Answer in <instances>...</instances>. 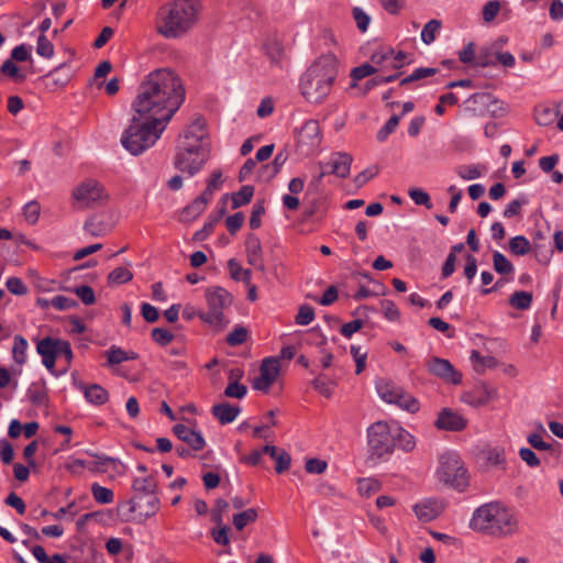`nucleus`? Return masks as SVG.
<instances>
[{"label":"nucleus","instance_id":"nucleus-4","mask_svg":"<svg viewBox=\"0 0 563 563\" xmlns=\"http://www.w3.org/2000/svg\"><path fill=\"white\" fill-rule=\"evenodd\" d=\"M200 10L198 0H175L163 5L157 14V33L165 38L185 35L197 22Z\"/></svg>","mask_w":563,"mask_h":563},{"label":"nucleus","instance_id":"nucleus-8","mask_svg":"<svg viewBox=\"0 0 563 563\" xmlns=\"http://www.w3.org/2000/svg\"><path fill=\"white\" fill-rule=\"evenodd\" d=\"M197 135L196 143H183L174 157V166L189 177L196 175L209 158V150L205 143L199 142Z\"/></svg>","mask_w":563,"mask_h":563},{"label":"nucleus","instance_id":"nucleus-54","mask_svg":"<svg viewBox=\"0 0 563 563\" xmlns=\"http://www.w3.org/2000/svg\"><path fill=\"white\" fill-rule=\"evenodd\" d=\"M7 289L16 296H23L27 294V287L19 277H10L5 282Z\"/></svg>","mask_w":563,"mask_h":563},{"label":"nucleus","instance_id":"nucleus-11","mask_svg":"<svg viewBox=\"0 0 563 563\" xmlns=\"http://www.w3.org/2000/svg\"><path fill=\"white\" fill-rule=\"evenodd\" d=\"M71 198L78 209H87L104 205L109 195L102 184L95 179H87L73 189Z\"/></svg>","mask_w":563,"mask_h":563},{"label":"nucleus","instance_id":"nucleus-47","mask_svg":"<svg viewBox=\"0 0 563 563\" xmlns=\"http://www.w3.org/2000/svg\"><path fill=\"white\" fill-rule=\"evenodd\" d=\"M0 73L15 79L16 81H23L25 79V75L20 71L19 67L13 63L12 59H7L3 62L0 67Z\"/></svg>","mask_w":563,"mask_h":563},{"label":"nucleus","instance_id":"nucleus-22","mask_svg":"<svg viewBox=\"0 0 563 563\" xmlns=\"http://www.w3.org/2000/svg\"><path fill=\"white\" fill-rule=\"evenodd\" d=\"M263 51L272 65L282 66L284 46L282 40L276 34L266 36L263 43Z\"/></svg>","mask_w":563,"mask_h":563},{"label":"nucleus","instance_id":"nucleus-6","mask_svg":"<svg viewBox=\"0 0 563 563\" xmlns=\"http://www.w3.org/2000/svg\"><path fill=\"white\" fill-rule=\"evenodd\" d=\"M156 488V482L152 476L134 478L132 483L133 495L128 503L130 511L137 512L143 518L153 517L161 507Z\"/></svg>","mask_w":563,"mask_h":563},{"label":"nucleus","instance_id":"nucleus-7","mask_svg":"<svg viewBox=\"0 0 563 563\" xmlns=\"http://www.w3.org/2000/svg\"><path fill=\"white\" fill-rule=\"evenodd\" d=\"M205 297L208 311H200L197 316L209 325L222 329L229 322L224 317V310L232 305V295L223 287L212 286L206 289Z\"/></svg>","mask_w":563,"mask_h":563},{"label":"nucleus","instance_id":"nucleus-63","mask_svg":"<svg viewBox=\"0 0 563 563\" xmlns=\"http://www.w3.org/2000/svg\"><path fill=\"white\" fill-rule=\"evenodd\" d=\"M500 10V3L497 0L488 1L483 8V19L485 22H492Z\"/></svg>","mask_w":563,"mask_h":563},{"label":"nucleus","instance_id":"nucleus-17","mask_svg":"<svg viewBox=\"0 0 563 563\" xmlns=\"http://www.w3.org/2000/svg\"><path fill=\"white\" fill-rule=\"evenodd\" d=\"M440 430L459 432L467 427V420L457 411L450 408H443L434 422Z\"/></svg>","mask_w":563,"mask_h":563},{"label":"nucleus","instance_id":"nucleus-46","mask_svg":"<svg viewBox=\"0 0 563 563\" xmlns=\"http://www.w3.org/2000/svg\"><path fill=\"white\" fill-rule=\"evenodd\" d=\"M377 71V68L371 64H362L357 67H354L351 71V77L353 82L351 84V88L356 87V81L361 80L369 75H373Z\"/></svg>","mask_w":563,"mask_h":563},{"label":"nucleus","instance_id":"nucleus-39","mask_svg":"<svg viewBox=\"0 0 563 563\" xmlns=\"http://www.w3.org/2000/svg\"><path fill=\"white\" fill-rule=\"evenodd\" d=\"M254 195V188L250 185L242 186L232 195V208L236 209L249 203Z\"/></svg>","mask_w":563,"mask_h":563},{"label":"nucleus","instance_id":"nucleus-48","mask_svg":"<svg viewBox=\"0 0 563 563\" xmlns=\"http://www.w3.org/2000/svg\"><path fill=\"white\" fill-rule=\"evenodd\" d=\"M408 195L413 200V202L416 205L424 206L427 209L432 208L430 196L424 190H422L420 188H411V189H409Z\"/></svg>","mask_w":563,"mask_h":563},{"label":"nucleus","instance_id":"nucleus-29","mask_svg":"<svg viewBox=\"0 0 563 563\" xmlns=\"http://www.w3.org/2000/svg\"><path fill=\"white\" fill-rule=\"evenodd\" d=\"M456 175L463 180H474L481 178L487 170L482 164L459 165L455 167Z\"/></svg>","mask_w":563,"mask_h":563},{"label":"nucleus","instance_id":"nucleus-52","mask_svg":"<svg viewBox=\"0 0 563 563\" xmlns=\"http://www.w3.org/2000/svg\"><path fill=\"white\" fill-rule=\"evenodd\" d=\"M247 393L245 385L240 384L236 380L230 382L224 389V395L229 398L242 399Z\"/></svg>","mask_w":563,"mask_h":563},{"label":"nucleus","instance_id":"nucleus-24","mask_svg":"<svg viewBox=\"0 0 563 563\" xmlns=\"http://www.w3.org/2000/svg\"><path fill=\"white\" fill-rule=\"evenodd\" d=\"M78 388L84 393L86 400L95 406H101L109 400V393L99 384H80Z\"/></svg>","mask_w":563,"mask_h":563},{"label":"nucleus","instance_id":"nucleus-40","mask_svg":"<svg viewBox=\"0 0 563 563\" xmlns=\"http://www.w3.org/2000/svg\"><path fill=\"white\" fill-rule=\"evenodd\" d=\"M391 58L393 48L383 47L372 55L371 62L382 68H391Z\"/></svg>","mask_w":563,"mask_h":563},{"label":"nucleus","instance_id":"nucleus-42","mask_svg":"<svg viewBox=\"0 0 563 563\" xmlns=\"http://www.w3.org/2000/svg\"><path fill=\"white\" fill-rule=\"evenodd\" d=\"M494 269L498 274H510L514 272L511 262L500 252L495 251L493 254Z\"/></svg>","mask_w":563,"mask_h":563},{"label":"nucleus","instance_id":"nucleus-32","mask_svg":"<svg viewBox=\"0 0 563 563\" xmlns=\"http://www.w3.org/2000/svg\"><path fill=\"white\" fill-rule=\"evenodd\" d=\"M228 267L231 278L234 280H242L246 286H250L252 278L251 269L243 268L235 258L229 260Z\"/></svg>","mask_w":563,"mask_h":563},{"label":"nucleus","instance_id":"nucleus-51","mask_svg":"<svg viewBox=\"0 0 563 563\" xmlns=\"http://www.w3.org/2000/svg\"><path fill=\"white\" fill-rule=\"evenodd\" d=\"M222 185V173L221 170H214L210 179L208 180L207 188L202 192V195H206L209 199H211L213 192L221 188Z\"/></svg>","mask_w":563,"mask_h":563},{"label":"nucleus","instance_id":"nucleus-10","mask_svg":"<svg viewBox=\"0 0 563 563\" xmlns=\"http://www.w3.org/2000/svg\"><path fill=\"white\" fill-rule=\"evenodd\" d=\"M437 475L441 482L460 492L468 486L467 471L455 454L446 453L441 455Z\"/></svg>","mask_w":563,"mask_h":563},{"label":"nucleus","instance_id":"nucleus-25","mask_svg":"<svg viewBox=\"0 0 563 563\" xmlns=\"http://www.w3.org/2000/svg\"><path fill=\"white\" fill-rule=\"evenodd\" d=\"M211 412L221 424H228L233 422L240 413V408L232 406L228 402L214 405Z\"/></svg>","mask_w":563,"mask_h":563},{"label":"nucleus","instance_id":"nucleus-36","mask_svg":"<svg viewBox=\"0 0 563 563\" xmlns=\"http://www.w3.org/2000/svg\"><path fill=\"white\" fill-rule=\"evenodd\" d=\"M532 303V294L529 291H515L509 298V305L519 310H527Z\"/></svg>","mask_w":563,"mask_h":563},{"label":"nucleus","instance_id":"nucleus-16","mask_svg":"<svg viewBox=\"0 0 563 563\" xmlns=\"http://www.w3.org/2000/svg\"><path fill=\"white\" fill-rule=\"evenodd\" d=\"M352 164V156L346 153H334L330 161L325 164L329 166V170H322L314 179L316 184H319L327 174H333L338 177L345 178L350 174Z\"/></svg>","mask_w":563,"mask_h":563},{"label":"nucleus","instance_id":"nucleus-12","mask_svg":"<svg viewBox=\"0 0 563 563\" xmlns=\"http://www.w3.org/2000/svg\"><path fill=\"white\" fill-rule=\"evenodd\" d=\"M376 389L379 397L388 404H395L399 408L412 413L419 410L418 400L390 380H378Z\"/></svg>","mask_w":563,"mask_h":563},{"label":"nucleus","instance_id":"nucleus-38","mask_svg":"<svg viewBox=\"0 0 563 563\" xmlns=\"http://www.w3.org/2000/svg\"><path fill=\"white\" fill-rule=\"evenodd\" d=\"M27 346V341L22 335L14 336L12 354L16 364L23 365L25 363Z\"/></svg>","mask_w":563,"mask_h":563},{"label":"nucleus","instance_id":"nucleus-44","mask_svg":"<svg viewBox=\"0 0 563 563\" xmlns=\"http://www.w3.org/2000/svg\"><path fill=\"white\" fill-rule=\"evenodd\" d=\"M438 73L437 68L433 67H420L415 69L409 76L405 77L400 81V86H405L407 84L433 76Z\"/></svg>","mask_w":563,"mask_h":563},{"label":"nucleus","instance_id":"nucleus-64","mask_svg":"<svg viewBox=\"0 0 563 563\" xmlns=\"http://www.w3.org/2000/svg\"><path fill=\"white\" fill-rule=\"evenodd\" d=\"M382 308H383L384 316L387 320L397 321L399 319L400 312L394 301L383 300Z\"/></svg>","mask_w":563,"mask_h":563},{"label":"nucleus","instance_id":"nucleus-5","mask_svg":"<svg viewBox=\"0 0 563 563\" xmlns=\"http://www.w3.org/2000/svg\"><path fill=\"white\" fill-rule=\"evenodd\" d=\"M166 126L165 123H156L154 119L135 113L122 134L121 143L132 155H140L156 143Z\"/></svg>","mask_w":563,"mask_h":563},{"label":"nucleus","instance_id":"nucleus-33","mask_svg":"<svg viewBox=\"0 0 563 563\" xmlns=\"http://www.w3.org/2000/svg\"><path fill=\"white\" fill-rule=\"evenodd\" d=\"M558 115H559L558 109L544 107V106L538 107L536 109V114H534L536 122L542 126L551 125L555 121Z\"/></svg>","mask_w":563,"mask_h":563},{"label":"nucleus","instance_id":"nucleus-35","mask_svg":"<svg viewBox=\"0 0 563 563\" xmlns=\"http://www.w3.org/2000/svg\"><path fill=\"white\" fill-rule=\"evenodd\" d=\"M197 135H201L199 142L203 143L205 121L202 119H197L187 128L184 134L186 140L184 143H196Z\"/></svg>","mask_w":563,"mask_h":563},{"label":"nucleus","instance_id":"nucleus-45","mask_svg":"<svg viewBox=\"0 0 563 563\" xmlns=\"http://www.w3.org/2000/svg\"><path fill=\"white\" fill-rule=\"evenodd\" d=\"M311 384L312 387L322 396L327 398L332 396L334 383L327 379L323 375L316 377Z\"/></svg>","mask_w":563,"mask_h":563},{"label":"nucleus","instance_id":"nucleus-41","mask_svg":"<svg viewBox=\"0 0 563 563\" xmlns=\"http://www.w3.org/2000/svg\"><path fill=\"white\" fill-rule=\"evenodd\" d=\"M509 250L512 254L522 256L530 252L531 244L523 235H517L509 241Z\"/></svg>","mask_w":563,"mask_h":563},{"label":"nucleus","instance_id":"nucleus-57","mask_svg":"<svg viewBox=\"0 0 563 563\" xmlns=\"http://www.w3.org/2000/svg\"><path fill=\"white\" fill-rule=\"evenodd\" d=\"M400 121V115H393L386 122V124L378 131L377 140L383 142L387 136L395 131Z\"/></svg>","mask_w":563,"mask_h":563},{"label":"nucleus","instance_id":"nucleus-26","mask_svg":"<svg viewBox=\"0 0 563 563\" xmlns=\"http://www.w3.org/2000/svg\"><path fill=\"white\" fill-rule=\"evenodd\" d=\"M210 199L206 195L198 196L190 205L185 207L181 211L180 220L189 222L199 217L206 209Z\"/></svg>","mask_w":563,"mask_h":563},{"label":"nucleus","instance_id":"nucleus-19","mask_svg":"<svg viewBox=\"0 0 563 563\" xmlns=\"http://www.w3.org/2000/svg\"><path fill=\"white\" fill-rule=\"evenodd\" d=\"M173 432L194 451H200L206 446V441L199 431H196L183 423L173 427Z\"/></svg>","mask_w":563,"mask_h":563},{"label":"nucleus","instance_id":"nucleus-58","mask_svg":"<svg viewBox=\"0 0 563 563\" xmlns=\"http://www.w3.org/2000/svg\"><path fill=\"white\" fill-rule=\"evenodd\" d=\"M74 292L87 306L92 305L96 301L95 291L90 286L82 285V286L76 287Z\"/></svg>","mask_w":563,"mask_h":563},{"label":"nucleus","instance_id":"nucleus-28","mask_svg":"<svg viewBox=\"0 0 563 563\" xmlns=\"http://www.w3.org/2000/svg\"><path fill=\"white\" fill-rule=\"evenodd\" d=\"M473 368L477 373H484L486 369L495 368L498 366V361L493 355H482L478 351L474 350L470 356Z\"/></svg>","mask_w":563,"mask_h":563},{"label":"nucleus","instance_id":"nucleus-13","mask_svg":"<svg viewBox=\"0 0 563 563\" xmlns=\"http://www.w3.org/2000/svg\"><path fill=\"white\" fill-rule=\"evenodd\" d=\"M321 139V130L318 121L308 120L298 131L297 146L302 154L311 155L318 150Z\"/></svg>","mask_w":563,"mask_h":563},{"label":"nucleus","instance_id":"nucleus-59","mask_svg":"<svg viewBox=\"0 0 563 563\" xmlns=\"http://www.w3.org/2000/svg\"><path fill=\"white\" fill-rule=\"evenodd\" d=\"M328 463L321 459H308L305 468L310 474H322L325 472Z\"/></svg>","mask_w":563,"mask_h":563},{"label":"nucleus","instance_id":"nucleus-61","mask_svg":"<svg viewBox=\"0 0 563 563\" xmlns=\"http://www.w3.org/2000/svg\"><path fill=\"white\" fill-rule=\"evenodd\" d=\"M41 207L37 201H30L24 206V217L26 221L34 224L40 217Z\"/></svg>","mask_w":563,"mask_h":563},{"label":"nucleus","instance_id":"nucleus-34","mask_svg":"<svg viewBox=\"0 0 563 563\" xmlns=\"http://www.w3.org/2000/svg\"><path fill=\"white\" fill-rule=\"evenodd\" d=\"M133 273L126 267H117L109 273L107 283L109 286L122 285L131 282Z\"/></svg>","mask_w":563,"mask_h":563},{"label":"nucleus","instance_id":"nucleus-20","mask_svg":"<svg viewBox=\"0 0 563 563\" xmlns=\"http://www.w3.org/2000/svg\"><path fill=\"white\" fill-rule=\"evenodd\" d=\"M247 263L261 272H265L262 244L255 234H249L245 240Z\"/></svg>","mask_w":563,"mask_h":563},{"label":"nucleus","instance_id":"nucleus-21","mask_svg":"<svg viewBox=\"0 0 563 563\" xmlns=\"http://www.w3.org/2000/svg\"><path fill=\"white\" fill-rule=\"evenodd\" d=\"M417 518L423 522L435 519L443 511V504L435 499H426L413 506Z\"/></svg>","mask_w":563,"mask_h":563},{"label":"nucleus","instance_id":"nucleus-15","mask_svg":"<svg viewBox=\"0 0 563 563\" xmlns=\"http://www.w3.org/2000/svg\"><path fill=\"white\" fill-rule=\"evenodd\" d=\"M427 367L432 375L446 383L457 385L462 382V374L445 358L433 356L428 361Z\"/></svg>","mask_w":563,"mask_h":563},{"label":"nucleus","instance_id":"nucleus-50","mask_svg":"<svg viewBox=\"0 0 563 563\" xmlns=\"http://www.w3.org/2000/svg\"><path fill=\"white\" fill-rule=\"evenodd\" d=\"M247 329L244 327H236L227 336V342L231 346H236L244 343L247 339Z\"/></svg>","mask_w":563,"mask_h":563},{"label":"nucleus","instance_id":"nucleus-62","mask_svg":"<svg viewBox=\"0 0 563 563\" xmlns=\"http://www.w3.org/2000/svg\"><path fill=\"white\" fill-rule=\"evenodd\" d=\"M51 306L62 311L76 307L77 302L71 298L58 295L51 299Z\"/></svg>","mask_w":563,"mask_h":563},{"label":"nucleus","instance_id":"nucleus-30","mask_svg":"<svg viewBox=\"0 0 563 563\" xmlns=\"http://www.w3.org/2000/svg\"><path fill=\"white\" fill-rule=\"evenodd\" d=\"M107 361L109 366L121 364L125 361L135 360L136 354L134 352H126L117 345H112L107 352Z\"/></svg>","mask_w":563,"mask_h":563},{"label":"nucleus","instance_id":"nucleus-1","mask_svg":"<svg viewBox=\"0 0 563 563\" xmlns=\"http://www.w3.org/2000/svg\"><path fill=\"white\" fill-rule=\"evenodd\" d=\"M184 100L185 89L178 76L170 69L162 68L145 77L132 107L139 115L168 124Z\"/></svg>","mask_w":563,"mask_h":563},{"label":"nucleus","instance_id":"nucleus-56","mask_svg":"<svg viewBox=\"0 0 563 563\" xmlns=\"http://www.w3.org/2000/svg\"><path fill=\"white\" fill-rule=\"evenodd\" d=\"M314 319V311L312 307L308 305H302L299 308V311L295 318L296 323L300 325H308L310 324Z\"/></svg>","mask_w":563,"mask_h":563},{"label":"nucleus","instance_id":"nucleus-53","mask_svg":"<svg viewBox=\"0 0 563 563\" xmlns=\"http://www.w3.org/2000/svg\"><path fill=\"white\" fill-rule=\"evenodd\" d=\"M152 339L159 345H167L174 340V334L163 328H154L151 332Z\"/></svg>","mask_w":563,"mask_h":563},{"label":"nucleus","instance_id":"nucleus-3","mask_svg":"<svg viewBox=\"0 0 563 563\" xmlns=\"http://www.w3.org/2000/svg\"><path fill=\"white\" fill-rule=\"evenodd\" d=\"M338 76V59L333 54L320 56L301 76L299 88L310 103H321L332 90Z\"/></svg>","mask_w":563,"mask_h":563},{"label":"nucleus","instance_id":"nucleus-14","mask_svg":"<svg viewBox=\"0 0 563 563\" xmlns=\"http://www.w3.org/2000/svg\"><path fill=\"white\" fill-rule=\"evenodd\" d=\"M280 364L275 357L265 358L260 367V376L256 377L252 387L256 390L267 393L279 375Z\"/></svg>","mask_w":563,"mask_h":563},{"label":"nucleus","instance_id":"nucleus-2","mask_svg":"<svg viewBox=\"0 0 563 563\" xmlns=\"http://www.w3.org/2000/svg\"><path fill=\"white\" fill-rule=\"evenodd\" d=\"M470 528L490 538L509 539L520 532V521L512 508L501 501H490L474 510Z\"/></svg>","mask_w":563,"mask_h":563},{"label":"nucleus","instance_id":"nucleus-37","mask_svg":"<svg viewBox=\"0 0 563 563\" xmlns=\"http://www.w3.org/2000/svg\"><path fill=\"white\" fill-rule=\"evenodd\" d=\"M91 494L93 499L100 505H108L113 501L114 494L110 488L93 483L91 485Z\"/></svg>","mask_w":563,"mask_h":563},{"label":"nucleus","instance_id":"nucleus-18","mask_svg":"<svg viewBox=\"0 0 563 563\" xmlns=\"http://www.w3.org/2000/svg\"><path fill=\"white\" fill-rule=\"evenodd\" d=\"M497 397V390L486 384L475 386L471 391L463 395L462 399L472 407L487 405Z\"/></svg>","mask_w":563,"mask_h":563},{"label":"nucleus","instance_id":"nucleus-43","mask_svg":"<svg viewBox=\"0 0 563 563\" xmlns=\"http://www.w3.org/2000/svg\"><path fill=\"white\" fill-rule=\"evenodd\" d=\"M441 27V21L430 20L421 31V40L424 44L430 45L435 40V34Z\"/></svg>","mask_w":563,"mask_h":563},{"label":"nucleus","instance_id":"nucleus-23","mask_svg":"<svg viewBox=\"0 0 563 563\" xmlns=\"http://www.w3.org/2000/svg\"><path fill=\"white\" fill-rule=\"evenodd\" d=\"M56 342L57 339L46 336L38 341L36 345V351L42 356L43 365L49 371H52L55 367Z\"/></svg>","mask_w":563,"mask_h":563},{"label":"nucleus","instance_id":"nucleus-49","mask_svg":"<svg viewBox=\"0 0 563 563\" xmlns=\"http://www.w3.org/2000/svg\"><path fill=\"white\" fill-rule=\"evenodd\" d=\"M36 53L44 58H51L54 55V45L44 34L37 38Z\"/></svg>","mask_w":563,"mask_h":563},{"label":"nucleus","instance_id":"nucleus-60","mask_svg":"<svg viewBox=\"0 0 563 563\" xmlns=\"http://www.w3.org/2000/svg\"><path fill=\"white\" fill-rule=\"evenodd\" d=\"M352 14H353V18L356 22V25L358 27L360 31L362 32H365L368 27V24L371 22V18L369 15L364 12L363 9L358 8V7H355L353 10H352Z\"/></svg>","mask_w":563,"mask_h":563},{"label":"nucleus","instance_id":"nucleus-9","mask_svg":"<svg viewBox=\"0 0 563 563\" xmlns=\"http://www.w3.org/2000/svg\"><path fill=\"white\" fill-rule=\"evenodd\" d=\"M394 423L379 420L367 428V445L371 457L383 459L394 452L396 448Z\"/></svg>","mask_w":563,"mask_h":563},{"label":"nucleus","instance_id":"nucleus-55","mask_svg":"<svg viewBox=\"0 0 563 563\" xmlns=\"http://www.w3.org/2000/svg\"><path fill=\"white\" fill-rule=\"evenodd\" d=\"M219 527L217 529L211 530V537L214 540L217 544L220 545H229L230 544V528L224 525H218Z\"/></svg>","mask_w":563,"mask_h":563},{"label":"nucleus","instance_id":"nucleus-27","mask_svg":"<svg viewBox=\"0 0 563 563\" xmlns=\"http://www.w3.org/2000/svg\"><path fill=\"white\" fill-rule=\"evenodd\" d=\"M394 441L396 442V446L401 449L405 452H411L416 446V441L413 435H411L408 431L401 428L396 422L394 423Z\"/></svg>","mask_w":563,"mask_h":563},{"label":"nucleus","instance_id":"nucleus-31","mask_svg":"<svg viewBox=\"0 0 563 563\" xmlns=\"http://www.w3.org/2000/svg\"><path fill=\"white\" fill-rule=\"evenodd\" d=\"M257 517L258 512L255 508H247L239 514H235L232 518V523L238 531H241L246 526L254 523Z\"/></svg>","mask_w":563,"mask_h":563}]
</instances>
